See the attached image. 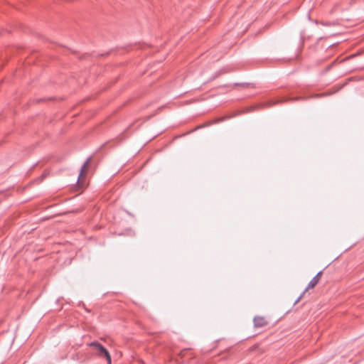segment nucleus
<instances>
[{"label":"nucleus","instance_id":"obj_5","mask_svg":"<svg viewBox=\"0 0 364 364\" xmlns=\"http://www.w3.org/2000/svg\"><path fill=\"white\" fill-rule=\"evenodd\" d=\"M90 161V157L88 158L85 161L83 165L82 166L81 169H80V174H79V176H78V178H77V183H80V178L82 177L83 175L85 174V170H86V168H87V166L89 165Z\"/></svg>","mask_w":364,"mask_h":364},{"label":"nucleus","instance_id":"obj_3","mask_svg":"<svg viewBox=\"0 0 364 364\" xmlns=\"http://www.w3.org/2000/svg\"><path fill=\"white\" fill-rule=\"evenodd\" d=\"M304 99H305L304 97L284 98L282 100H272V101L267 102L265 104L262 105L261 106L263 107H272V106H274V105H276L281 104L282 102H287L288 101H294H294H297V100H304Z\"/></svg>","mask_w":364,"mask_h":364},{"label":"nucleus","instance_id":"obj_10","mask_svg":"<svg viewBox=\"0 0 364 364\" xmlns=\"http://www.w3.org/2000/svg\"><path fill=\"white\" fill-rule=\"evenodd\" d=\"M235 85H243V86H245V85H247L248 84L247 83H242V84L235 83Z\"/></svg>","mask_w":364,"mask_h":364},{"label":"nucleus","instance_id":"obj_2","mask_svg":"<svg viewBox=\"0 0 364 364\" xmlns=\"http://www.w3.org/2000/svg\"><path fill=\"white\" fill-rule=\"evenodd\" d=\"M322 271H320L318 272L312 279L309 282L307 287L304 289V291L300 294V296L295 300V301L294 302V305L296 304L297 303L299 302V301L302 299V297L304 296V294L306 293V291H308V289H313L314 288L316 284L319 282L320 279H321V277L322 275Z\"/></svg>","mask_w":364,"mask_h":364},{"label":"nucleus","instance_id":"obj_4","mask_svg":"<svg viewBox=\"0 0 364 364\" xmlns=\"http://www.w3.org/2000/svg\"><path fill=\"white\" fill-rule=\"evenodd\" d=\"M254 326L255 328H261L267 325L268 322L263 316H257L253 318Z\"/></svg>","mask_w":364,"mask_h":364},{"label":"nucleus","instance_id":"obj_7","mask_svg":"<svg viewBox=\"0 0 364 364\" xmlns=\"http://www.w3.org/2000/svg\"><path fill=\"white\" fill-rule=\"evenodd\" d=\"M255 109H256V107H250L245 111H244L243 112L244 113L250 112L255 111Z\"/></svg>","mask_w":364,"mask_h":364},{"label":"nucleus","instance_id":"obj_9","mask_svg":"<svg viewBox=\"0 0 364 364\" xmlns=\"http://www.w3.org/2000/svg\"><path fill=\"white\" fill-rule=\"evenodd\" d=\"M332 65H333V63H332V64H331V65H329L328 66H327V67H326V71L329 70L331 69V68Z\"/></svg>","mask_w":364,"mask_h":364},{"label":"nucleus","instance_id":"obj_1","mask_svg":"<svg viewBox=\"0 0 364 364\" xmlns=\"http://www.w3.org/2000/svg\"><path fill=\"white\" fill-rule=\"evenodd\" d=\"M89 346L93 348L97 351V355L100 357L105 358L108 364H111L112 358L108 350L99 342L93 341L87 344Z\"/></svg>","mask_w":364,"mask_h":364},{"label":"nucleus","instance_id":"obj_6","mask_svg":"<svg viewBox=\"0 0 364 364\" xmlns=\"http://www.w3.org/2000/svg\"><path fill=\"white\" fill-rule=\"evenodd\" d=\"M72 358L74 360H77L80 363H82L85 361L86 359H87V357L85 354L77 353L75 355H73Z\"/></svg>","mask_w":364,"mask_h":364},{"label":"nucleus","instance_id":"obj_8","mask_svg":"<svg viewBox=\"0 0 364 364\" xmlns=\"http://www.w3.org/2000/svg\"><path fill=\"white\" fill-rule=\"evenodd\" d=\"M304 35H305V34H304V31H301V33H300V37H301V41H304Z\"/></svg>","mask_w":364,"mask_h":364}]
</instances>
